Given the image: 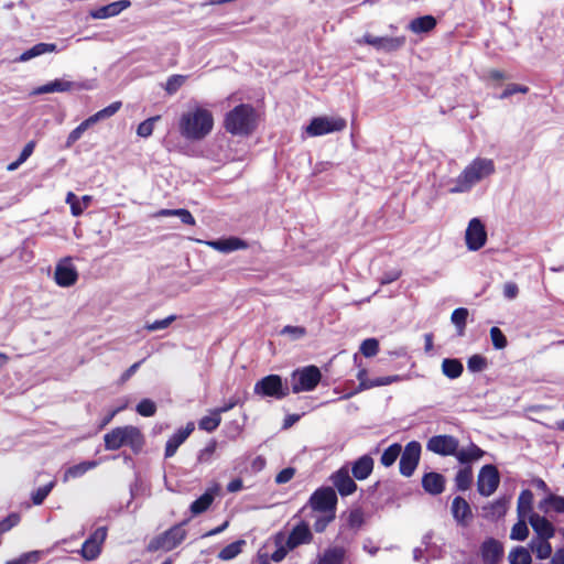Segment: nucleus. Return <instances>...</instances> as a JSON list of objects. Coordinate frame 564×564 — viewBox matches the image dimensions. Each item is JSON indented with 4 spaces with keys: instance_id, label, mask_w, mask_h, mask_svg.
I'll use <instances>...</instances> for the list:
<instances>
[{
    "instance_id": "f257e3e1",
    "label": "nucleus",
    "mask_w": 564,
    "mask_h": 564,
    "mask_svg": "<svg viewBox=\"0 0 564 564\" xmlns=\"http://www.w3.org/2000/svg\"><path fill=\"white\" fill-rule=\"evenodd\" d=\"M495 173V163L491 159L477 158L473 160L456 177L448 182V193H468L484 178Z\"/></svg>"
},
{
    "instance_id": "f03ea898",
    "label": "nucleus",
    "mask_w": 564,
    "mask_h": 564,
    "mask_svg": "<svg viewBox=\"0 0 564 564\" xmlns=\"http://www.w3.org/2000/svg\"><path fill=\"white\" fill-rule=\"evenodd\" d=\"M214 127V118L209 110L195 108L184 112L180 119V133L186 140L198 141L210 133Z\"/></svg>"
},
{
    "instance_id": "7ed1b4c3",
    "label": "nucleus",
    "mask_w": 564,
    "mask_h": 564,
    "mask_svg": "<svg viewBox=\"0 0 564 564\" xmlns=\"http://www.w3.org/2000/svg\"><path fill=\"white\" fill-rule=\"evenodd\" d=\"M258 123V115L251 105L241 104L226 113L224 127L232 135H249Z\"/></svg>"
},
{
    "instance_id": "20e7f679",
    "label": "nucleus",
    "mask_w": 564,
    "mask_h": 564,
    "mask_svg": "<svg viewBox=\"0 0 564 564\" xmlns=\"http://www.w3.org/2000/svg\"><path fill=\"white\" fill-rule=\"evenodd\" d=\"M105 448L117 451L122 446H129L133 452H139L144 443L141 431L133 425L112 429L104 436Z\"/></svg>"
},
{
    "instance_id": "39448f33",
    "label": "nucleus",
    "mask_w": 564,
    "mask_h": 564,
    "mask_svg": "<svg viewBox=\"0 0 564 564\" xmlns=\"http://www.w3.org/2000/svg\"><path fill=\"white\" fill-rule=\"evenodd\" d=\"M253 392L261 398L280 400L289 394L290 388L280 376L269 375L256 382Z\"/></svg>"
},
{
    "instance_id": "423d86ee",
    "label": "nucleus",
    "mask_w": 564,
    "mask_h": 564,
    "mask_svg": "<svg viewBox=\"0 0 564 564\" xmlns=\"http://www.w3.org/2000/svg\"><path fill=\"white\" fill-rule=\"evenodd\" d=\"M322 379V373L316 366H306L296 369L292 373V391L294 393L313 391Z\"/></svg>"
},
{
    "instance_id": "0eeeda50",
    "label": "nucleus",
    "mask_w": 564,
    "mask_h": 564,
    "mask_svg": "<svg viewBox=\"0 0 564 564\" xmlns=\"http://www.w3.org/2000/svg\"><path fill=\"white\" fill-rule=\"evenodd\" d=\"M346 128V120L340 117L321 116L311 120L305 131L310 137H318L341 131Z\"/></svg>"
},
{
    "instance_id": "6e6552de",
    "label": "nucleus",
    "mask_w": 564,
    "mask_h": 564,
    "mask_svg": "<svg viewBox=\"0 0 564 564\" xmlns=\"http://www.w3.org/2000/svg\"><path fill=\"white\" fill-rule=\"evenodd\" d=\"M94 88V84L91 80L85 82H73L67 80L65 78H56L50 83H46L42 86L36 87L32 94L33 95H43V94H53V93H67L73 90H90Z\"/></svg>"
},
{
    "instance_id": "1a4fd4ad",
    "label": "nucleus",
    "mask_w": 564,
    "mask_h": 564,
    "mask_svg": "<svg viewBox=\"0 0 564 564\" xmlns=\"http://www.w3.org/2000/svg\"><path fill=\"white\" fill-rule=\"evenodd\" d=\"M405 36H376L370 33H366L361 39H357L356 43L367 44L372 46L378 52L392 53L405 45Z\"/></svg>"
},
{
    "instance_id": "9d476101",
    "label": "nucleus",
    "mask_w": 564,
    "mask_h": 564,
    "mask_svg": "<svg viewBox=\"0 0 564 564\" xmlns=\"http://www.w3.org/2000/svg\"><path fill=\"white\" fill-rule=\"evenodd\" d=\"M185 536L186 531L181 525H175L165 531L163 534L153 539L149 544V549L152 551H171L181 544Z\"/></svg>"
},
{
    "instance_id": "9b49d317",
    "label": "nucleus",
    "mask_w": 564,
    "mask_h": 564,
    "mask_svg": "<svg viewBox=\"0 0 564 564\" xmlns=\"http://www.w3.org/2000/svg\"><path fill=\"white\" fill-rule=\"evenodd\" d=\"M310 505L315 511L335 513L337 495L332 487L319 488L311 496Z\"/></svg>"
},
{
    "instance_id": "f8f14e48",
    "label": "nucleus",
    "mask_w": 564,
    "mask_h": 564,
    "mask_svg": "<svg viewBox=\"0 0 564 564\" xmlns=\"http://www.w3.org/2000/svg\"><path fill=\"white\" fill-rule=\"evenodd\" d=\"M107 533V527H99L83 543L79 553L86 561H94L100 555Z\"/></svg>"
},
{
    "instance_id": "ddd939ff",
    "label": "nucleus",
    "mask_w": 564,
    "mask_h": 564,
    "mask_svg": "<svg viewBox=\"0 0 564 564\" xmlns=\"http://www.w3.org/2000/svg\"><path fill=\"white\" fill-rule=\"evenodd\" d=\"M499 482L500 476L496 466L489 464L481 467L477 479V489L481 496H491L497 490Z\"/></svg>"
},
{
    "instance_id": "4468645a",
    "label": "nucleus",
    "mask_w": 564,
    "mask_h": 564,
    "mask_svg": "<svg viewBox=\"0 0 564 564\" xmlns=\"http://www.w3.org/2000/svg\"><path fill=\"white\" fill-rule=\"evenodd\" d=\"M400 455L399 468L401 475L405 477L412 476L420 460L421 444L416 441L408 443Z\"/></svg>"
},
{
    "instance_id": "2eb2a0df",
    "label": "nucleus",
    "mask_w": 564,
    "mask_h": 564,
    "mask_svg": "<svg viewBox=\"0 0 564 564\" xmlns=\"http://www.w3.org/2000/svg\"><path fill=\"white\" fill-rule=\"evenodd\" d=\"M459 441L447 434L432 436L426 443V449L441 456H455Z\"/></svg>"
},
{
    "instance_id": "dca6fc26",
    "label": "nucleus",
    "mask_w": 564,
    "mask_h": 564,
    "mask_svg": "<svg viewBox=\"0 0 564 564\" xmlns=\"http://www.w3.org/2000/svg\"><path fill=\"white\" fill-rule=\"evenodd\" d=\"M465 239L469 250L476 251L485 246L487 241V232L484 224L478 218H473L469 221Z\"/></svg>"
},
{
    "instance_id": "f3484780",
    "label": "nucleus",
    "mask_w": 564,
    "mask_h": 564,
    "mask_svg": "<svg viewBox=\"0 0 564 564\" xmlns=\"http://www.w3.org/2000/svg\"><path fill=\"white\" fill-rule=\"evenodd\" d=\"M78 272L69 258L59 261L55 268L54 280L58 286L68 288L77 282Z\"/></svg>"
},
{
    "instance_id": "a211bd4d",
    "label": "nucleus",
    "mask_w": 564,
    "mask_h": 564,
    "mask_svg": "<svg viewBox=\"0 0 564 564\" xmlns=\"http://www.w3.org/2000/svg\"><path fill=\"white\" fill-rule=\"evenodd\" d=\"M313 534L310 530V527L306 522L302 521L296 524L290 532L285 546L288 550H294L295 547L307 544L312 541Z\"/></svg>"
},
{
    "instance_id": "6ab92c4d",
    "label": "nucleus",
    "mask_w": 564,
    "mask_h": 564,
    "mask_svg": "<svg viewBox=\"0 0 564 564\" xmlns=\"http://www.w3.org/2000/svg\"><path fill=\"white\" fill-rule=\"evenodd\" d=\"M484 564H497L503 555V545L498 540L489 538L480 546Z\"/></svg>"
},
{
    "instance_id": "aec40b11",
    "label": "nucleus",
    "mask_w": 564,
    "mask_h": 564,
    "mask_svg": "<svg viewBox=\"0 0 564 564\" xmlns=\"http://www.w3.org/2000/svg\"><path fill=\"white\" fill-rule=\"evenodd\" d=\"M451 511L454 520L462 527H467L473 519V512L469 503L460 496L453 499Z\"/></svg>"
},
{
    "instance_id": "412c9836",
    "label": "nucleus",
    "mask_w": 564,
    "mask_h": 564,
    "mask_svg": "<svg viewBox=\"0 0 564 564\" xmlns=\"http://www.w3.org/2000/svg\"><path fill=\"white\" fill-rule=\"evenodd\" d=\"M195 425L193 422H188L184 429L177 430L165 444V458H170L175 455L177 448L187 440V437L194 431Z\"/></svg>"
},
{
    "instance_id": "4be33fe9",
    "label": "nucleus",
    "mask_w": 564,
    "mask_h": 564,
    "mask_svg": "<svg viewBox=\"0 0 564 564\" xmlns=\"http://www.w3.org/2000/svg\"><path fill=\"white\" fill-rule=\"evenodd\" d=\"M332 481L341 496H348L356 491L357 485L349 476L348 469L341 467L332 475Z\"/></svg>"
},
{
    "instance_id": "5701e85b",
    "label": "nucleus",
    "mask_w": 564,
    "mask_h": 564,
    "mask_svg": "<svg viewBox=\"0 0 564 564\" xmlns=\"http://www.w3.org/2000/svg\"><path fill=\"white\" fill-rule=\"evenodd\" d=\"M529 523L531 524L536 536L534 539H546L550 540L555 534L554 525L544 517L532 513L529 517Z\"/></svg>"
},
{
    "instance_id": "b1692460",
    "label": "nucleus",
    "mask_w": 564,
    "mask_h": 564,
    "mask_svg": "<svg viewBox=\"0 0 564 564\" xmlns=\"http://www.w3.org/2000/svg\"><path fill=\"white\" fill-rule=\"evenodd\" d=\"M207 246L223 253H230L236 250H242L248 248V243L238 238V237H229L225 239L209 240L204 241Z\"/></svg>"
},
{
    "instance_id": "393cba45",
    "label": "nucleus",
    "mask_w": 564,
    "mask_h": 564,
    "mask_svg": "<svg viewBox=\"0 0 564 564\" xmlns=\"http://www.w3.org/2000/svg\"><path fill=\"white\" fill-rule=\"evenodd\" d=\"M121 108L120 101H115L107 106L106 108L97 111L93 116L85 119L79 126V130L82 133H84L86 130H88L91 126L96 124L98 121L105 120L107 118L112 117L119 109Z\"/></svg>"
},
{
    "instance_id": "a878e982",
    "label": "nucleus",
    "mask_w": 564,
    "mask_h": 564,
    "mask_svg": "<svg viewBox=\"0 0 564 564\" xmlns=\"http://www.w3.org/2000/svg\"><path fill=\"white\" fill-rule=\"evenodd\" d=\"M121 108L120 101H115L107 106L106 108L97 111L93 116L85 119L79 126V130L82 133H84L86 130H88L91 126L96 124L98 121L105 120L107 118L112 117L119 109Z\"/></svg>"
},
{
    "instance_id": "bb28decb",
    "label": "nucleus",
    "mask_w": 564,
    "mask_h": 564,
    "mask_svg": "<svg viewBox=\"0 0 564 564\" xmlns=\"http://www.w3.org/2000/svg\"><path fill=\"white\" fill-rule=\"evenodd\" d=\"M130 4L131 3L129 0L115 1L107 6L100 7L96 10H93L90 12V17L93 19H98V20L112 18V17H116L119 13H121L127 8H129Z\"/></svg>"
},
{
    "instance_id": "cd10ccee",
    "label": "nucleus",
    "mask_w": 564,
    "mask_h": 564,
    "mask_svg": "<svg viewBox=\"0 0 564 564\" xmlns=\"http://www.w3.org/2000/svg\"><path fill=\"white\" fill-rule=\"evenodd\" d=\"M422 487L430 495H440L444 491L445 478L435 471L427 473L422 478Z\"/></svg>"
},
{
    "instance_id": "c85d7f7f",
    "label": "nucleus",
    "mask_w": 564,
    "mask_h": 564,
    "mask_svg": "<svg viewBox=\"0 0 564 564\" xmlns=\"http://www.w3.org/2000/svg\"><path fill=\"white\" fill-rule=\"evenodd\" d=\"M373 469V459L369 455L359 457L351 467L352 476L358 480L369 477Z\"/></svg>"
},
{
    "instance_id": "c756f323",
    "label": "nucleus",
    "mask_w": 564,
    "mask_h": 564,
    "mask_svg": "<svg viewBox=\"0 0 564 564\" xmlns=\"http://www.w3.org/2000/svg\"><path fill=\"white\" fill-rule=\"evenodd\" d=\"M485 455V452L475 444H470L466 448H457L455 454L456 459L460 464H469L471 462L480 459Z\"/></svg>"
},
{
    "instance_id": "7c9ffc66",
    "label": "nucleus",
    "mask_w": 564,
    "mask_h": 564,
    "mask_svg": "<svg viewBox=\"0 0 564 564\" xmlns=\"http://www.w3.org/2000/svg\"><path fill=\"white\" fill-rule=\"evenodd\" d=\"M97 465H98V462H96V460H87V462H82L79 464L73 465L65 470L64 476H63V481L66 482L69 479L79 478L83 475H85L87 471L97 467Z\"/></svg>"
},
{
    "instance_id": "2f4dec72",
    "label": "nucleus",
    "mask_w": 564,
    "mask_h": 564,
    "mask_svg": "<svg viewBox=\"0 0 564 564\" xmlns=\"http://www.w3.org/2000/svg\"><path fill=\"white\" fill-rule=\"evenodd\" d=\"M91 196L85 195L80 199L73 193L68 192L66 196V203L70 206L73 216H80L84 210L89 206Z\"/></svg>"
},
{
    "instance_id": "473e14b6",
    "label": "nucleus",
    "mask_w": 564,
    "mask_h": 564,
    "mask_svg": "<svg viewBox=\"0 0 564 564\" xmlns=\"http://www.w3.org/2000/svg\"><path fill=\"white\" fill-rule=\"evenodd\" d=\"M56 50V44L53 43H37L30 50H26L23 52L17 61L19 62H26L30 61L36 56H40L45 53H51Z\"/></svg>"
},
{
    "instance_id": "72a5a7b5",
    "label": "nucleus",
    "mask_w": 564,
    "mask_h": 564,
    "mask_svg": "<svg viewBox=\"0 0 564 564\" xmlns=\"http://www.w3.org/2000/svg\"><path fill=\"white\" fill-rule=\"evenodd\" d=\"M436 25V20L432 15H424L413 19L409 24V30L415 34L426 33L433 30Z\"/></svg>"
},
{
    "instance_id": "f704fd0d",
    "label": "nucleus",
    "mask_w": 564,
    "mask_h": 564,
    "mask_svg": "<svg viewBox=\"0 0 564 564\" xmlns=\"http://www.w3.org/2000/svg\"><path fill=\"white\" fill-rule=\"evenodd\" d=\"M507 509L508 500L505 498H500L482 508L485 517L491 520L503 517L507 512Z\"/></svg>"
},
{
    "instance_id": "c9c22d12",
    "label": "nucleus",
    "mask_w": 564,
    "mask_h": 564,
    "mask_svg": "<svg viewBox=\"0 0 564 564\" xmlns=\"http://www.w3.org/2000/svg\"><path fill=\"white\" fill-rule=\"evenodd\" d=\"M529 546L539 560H546L552 555V545L546 539H532Z\"/></svg>"
},
{
    "instance_id": "e433bc0d",
    "label": "nucleus",
    "mask_w": 564,
    "mask_h": 564,
    "mask_svg": "<svg viewBox=\"0 0 564 564\" xmlns=\"http://www.w3.org/2000/svg\"><path fill=\"white\" fill-rule=\"evenodd\" d=\"M345 556V550L339 546H334L325 550L318 556L317 564H341Z\"/></svg>"
},
{
    "instance_id": "4c0bfd02",
    "label": "nucleus",
    "mask_w": 564,
    "mask_h": 564,
    "mask_svg": "<svg viewBox=\"0 0 564 564\" xmlns=\"http://www.w3.org/2000/svg\"><path fill=\"white\" fill-rule=\"evenodd\" d=\"M214 501V492L206 491L192 502L189 510L194 516L205 512Z\"/></svg>"
},
{
    "instance_id": "58836bf2",
    "label": "nucleus",
    "mask_w": 564,
    "mask_h": 564,
    "mask_svg": "<svg viewBox=\"0 0 564 564\" xmlns=\"http://www.w3.org/2000/svg\"><path fill=\"white\" fill-rule=\"evenodd\" d=\"M533 495L529 489L523 490L518 498V517L527 518L532 510Z\"/></svg>"
},
{
    "instance_id": "ea45409f",
    "label": "nucleus",
    "mask_w": 564,
    "mask_h": 564,
    "mask_svg": "<svg viewBox=\"0 0 564 564\" xmlns=\"http://www.w3.org/2000/svg\"><path fill=\"white\" fill-rule=\"evenodd\" d=\"M463 369V364L458 359L446 358L442 362V371L449 379L458 378Z\"/></svg>"
},
{
    "instance_id": "a19ab883",
    "label": "nucleus",
    "mask_w": 564,
    "mask_h": 564,
    "mask_svg": "<svg viewBox=\"0 0 564 564\" xmlns=\"http://www.w3.org/2000/svg\"><path fill=\"white\" fill-rule=\"evenodd\" d=\"M510 564H531L532 557L530 552L523 546H516L508 556Z\"/></svg>"
},
{
    "instance_id": "79ce46f5",
    "label": "nucleus",
    "mask_w": 564,
    "mask_h": 564,
    "mask_svg": "<svg viewBox=\"0 0 564 564\" xmlns=\"http://www.w3.org/2000/svg\"><path fill=\"white\" fill-rule=\"evenodd\" d=\"M245 544H246V542L243 540H238V541H235V542L228 544L218 553V558H220L223 561H230V560L235 558L236 556H238L241 553L242 546Z\"/></svg>"
},
{
    "instance_id": "37998d69",
    "label": "nucleus",
    "mask_w": 564,
    "mask_h": 564,
    "mask_svg": "<svg viewBox=\"0 0 564 564\" xmlns=\"http://www.w3.org/2000/svg\"><path fill=\"white\" fill-rule=\"evenodd\" d=\"M220 422V413L215 409L210 415L203 416L199 420L198 427L207 432H213L219 426Z\"/></svg>"
},
{
    "instance_id": "c03bdc74",
    "label": "nucleus",
    "mask_w": 564,
    "mask_h": 564,
    "mask_svg": "<svg viewBox=\"0 0 564 564\" xmlns=\"http://www.w3.org/2000/svg\"><path fill=\"white\" fill-rule=\"evenodd\" d=\"M401 451L402 448L400 444L394 443L390 445L388 448L384 449V452L381 455V464L386 467L392 466L395 463L397 458L400 456Z\"/></svg>"
},
{
    "instance_id": "a18cd8bd",
    "label": "nucleus",
    "mask_w": 564,
    "mask_h": 564,
    "mask_svg": "<svg viewBox=\"0 0 564 564\" xmlns=\"http://www.w3.org/2000/svg\"><path fill=\"white\" fill-rule=\"evenodd\" d=\"M473 480V473L470 467L462 468L457 471L455 484L458 490L465 491L470 487Z\"/></svg>"
},
{
    "instance_id": "49530a36",
    "label": "nucleus",
    "mask_w": 564,
    "mask_h": 564,
    "mask_svg": "<svg viewBox=\"0 0 564 564\" xmlns=\"http://www.w3.org/2000/svg\"><path fill=\"white\" fill-rule=\"evenodd\" d=\"M467 317H468V310L464 308V307L456 308L452 313L451 321L457 327L459 335L464 334Z\"/></svg>"
},
{
    "instance_id": "de8ad7c7",
    "label": "nucleus",
    "mask_w": 564,
    "mask_h": 564,
    "mask_svg": "<svg viewBox=\"0 0 564 564\" xmlns=\"http://www.w3.org/2000/svg\"><path fill=\"white\" fill-rule=\"evenodd\" d=\"M529 535V529L525 518H519L518 522L512 527L510 539L514 541H524Z\"/></svg>"
},
{
    "instance_id": "09e8293b",
    "label": "nucleus",
    "mask_w": 564,
    "mask_h": 564,
    "mask_svg": "<svg viewBox=\"0 0 564 564\" xmlns=\"http://www.w3.org/2000/svg\"><path fill=\"white\" fill-rule=\"evenodd\" d=\"M187 76L185 75H172L167 78L165 84V90L169 95L175 94L185 83Z\"/></svg>"
},
{
    "instance_id": "8fccbe9b",
    "label": "nucleus",
    "mask_w": 564,
    "mask_h": 564,
    "mask_svg": "<svg viewBox=\"0 0 564 564\" xmlns=\"http://www.w3.org/2000/svg\"><path fill=\"white\" fill-rule=\"evenodd\" d=\"M379 351V341L376 338L365 339L360 345V352L369 358L373 357Z\"/></svg>"
},
{
    "instance_id": "3c124183",
    "label": "nucleus",
    "mask_w": 564,
    "mask_h": 564,
    "mask_svg": "<svg viewBox=\"0 0 564 564\" xmlns=\"http://www.w3.org/2000/svg\"><path fill=\"white\" fill-rule=\"evenodd\" d=\"M400 380V377L399 376H386V377H379V378H376L373 380H368V382H364L362 383V388H365V390H368V389H371V388H375V387H381V386H388V384H391L393 382H397Z\"/></svg>"
},
{
    "instance_id": "603ef678",
    "label": "nucleus",
    "mask_w": 564,
    "mask_h": 564,
    "mask_svg": "<svg viewBox=\"0 0 564 564\" xmlns=\"http://www.w3.org/2000/svg\"><path fill=\"white\" fill-rule=\"evenodd\" d=\"M135 410L142 416H153L156 412V404L150 399H143L138 403Z\"/></svg>"
},
{
    "instance_id": "864d4df0",
    "label": "nucleus",
    "mask_w": 564,
    "mask_h": 564,
    "mask_svg": "<svg viewBox=\"0 0 564 564\" xmlns=\"http://www.w3.org/2000/svg\"><path fill=\"white\" fill-rule=\"evenodd\" d=\"M54 486H55V481H51L47 485H44V486L37 488L32 494L33 503L36 506L41 505L45 500V498L50 495V492L52 491Z\"/></svg>"
},
{
    "instance_id": "5fc2aeb1",
    "label": "nucleus",
    "mask_w": 564,
    "mask_h": 564,
    "mask_svg": "<svg viewBox=\"0 0 564 564\" xmlns=\"http://www.w3.org/2000/svg\"><path fill=\"white\" fill-rule=\"evenodd\" d=\"M487 367V359L481 355H473L467 361V368L471 372H480Z\"/></svg>"
},
{
    "instance_id": "6e6d98bb",
    "label": "nucleus",
    "mask_w": 564,
    "mask_h": 564,
    "mask_svg": "<svg viewBox=\"0 0 564 564\" xmlns=\"http://www.w3.org/2000/svg\"><path fill=\"white\" fill-rule=\"evenodd\" d=\"M217 448V442L212 440L203 449L199 451L197 460L199 463H210Z\"/></svg>"
},
{
    "instance_id": "4d7b16f0",
    "label": "nucleus",
    "mask_w": 564,
    "mask_h": 564,
    "mask_svg": "<svg viewBox=\"0 0 564 564\" xmlns=\"http://www.w3.org/2000/svg\"><path fill=\"white\" fill-rule=\"evenodd\" d=\"M490 338L496 349H503L507 346V338L498 327H491Z\"/></svg>"
},
{
    "instance_id": "13d9d810",
    "label": "nucleus",
    "mask_w": 564,
    "mask_h": 564,
    "mask_svg": "<svg viewBox=\"0 0 564 564\" xmlns=\"http://www.w3.org/2000/svg\"><path fill=\"white\" fill-rule=\"evenodd\" d=\"M159 117L149 118L142 121L137 129V134L142 138H148L153 133L154 121L158 120Z\"/></svg>"
},
{
    "instance_id": "bf43d9fd",
    "label": "nucleus",
    "mask_w": 564,
    "mask_h": 564,
    "mask_svg": "<svg viewBox=\"0 0 564 564\" xmlns=\"http://www.w3.org/2000/svg\"><path fill=\"white\" fill-rule=\"evenodd\" d=\"M175 319H176V315H170L163 319H158V321H154L153 323L147 324L145 328L149 332L164 329V328H167Z\"/></svg>"
},
{
    "instance_id": "052dcab7",
    "label": "nucleus",
    "mask_w": 564,
    "mask_h": 564,
    "mask_svg": "<svg viewBox=\"0 0 564 564\" xmlns=\"http://www.w3.org/2000/svg\"><path fill=\"white\" fill-rule=\"evenodd\" d=\"M529 91L528 86L519 85V84H509L506 89L499 96L500 99H507L513 94L521 93L527 94Z\"/></svg>"
},
{
    "instance_id": "680f3d73",
    "label": "nucleus",
    "mask_w": 564,
    "mask_h": 564,
    "mask_svg": "<svg viewBox=\"0 0 564 564\" xmlns=\"http://www.w3.org/2000/svg\"><path fill=\"white\" fill-rule=\"evenodd\" d=\"M19 520H20L19 516L15 513H12V514L8 516L6 519H3L2 521H0V536L3 533H6L7 531H9L11 528L17 525Z\"/></svg>"
},
{
    "instance_id": "e2e57ef3",
    "label": "nucleus",
    "mask_w": 564,
    "mask_h": 564,
    "mask_svg": "<svg viewBox=\"0 0 564 564\" xmlns=\"http://www.w3.org/2000/svg\"><path fill=\"white\" fill-rule=\"evenodd\" d=\"M281 334L290 335L293 339H299L306 334V329L301 326L288 325L281 330Z\"/></svg>"
},
{
    "instance_id": "0e129e2a",
    "label": "nucleus",
    "mask_w": 564,
    "mask_h": 564,
    "mask_svg": "<svg viewBox=\"0 0 564 564\" xmlns=\"http://www.w3.org/2000/svg\"><path fill=\"white\" fill-rule=\"evenodd\" d=\"M364 523V514L360 510L356 509L350 511L348 517V524L354 529H358Z\"/></svg>"
},
{
    "instance_id": "69168bd1",
    "label": "nucleus",
    "mask_w": 564,
    "mask_h": 564,
    "mask_svg": "<svg viewBox=\"0 0 564 564\" xmlns=\"http://www.w3.org/2000/svg\"><path fill=\"white\" fill-rule=\"evenodd\" d=\"M334 518L335 513H326L325 516L319 517L318 519H316L314 523V530L316 532H323L327 528L329 522L334 520Z\"/></svg>"
},
{
    "instance_id": "338daca9",
    "label": "nucleus",
    "mask_w": 564,
    "mask_h": 564,
    "mask_svg": "<svg viewBox=\"0 0 564 564\" xmlns=\"http://www.w3.org/2000/svg\"><path fill=\"white\" fill-rule=\"evenodd\" d=\"M295 474V469L292 467H288L282 469L276 476H275V482L279 485L289 482Z\"/></svg>"
},
{
    "instance_id": "774afa93",
    "label": "nucleus",
    "mask_w": 564,
    "mask_h": 564,
    "mask_svg": "<svg viewBox=\"0 0 564 564\" xmlns=\"http://www.w3.org/2000/svg\"><path fill=\"white\" fill-rule=\"evenodd\" d=\"M547 502L558 513L564 512V498L562 496L551 495L547 498Z\"/></svg>"
}]
</instances>
